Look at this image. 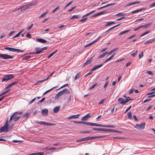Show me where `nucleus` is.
<instances>
[{
  "label": "nucleus",
  "mask_w": 155,
  "mask_h": 155,
  "mask_svg": "<svg viewBox=\"0 0 155 155\" xmlns=\"http://www.w3.org/2000/svg\"><path fill=\"white\" fill-rule=\"evenodd\" d=\"M8 120L5 122L4 126L2 127L0 129V133L3 132H7L8 131Z\"/></svg>",
  "instance_id": "f257e3e1"
},
{
  "label": "nucleus",
  "mask_w": 155,
  "mask_h": 155,
  "mask_svg": "<svg viewBox=\"0 0 155 155\" xmlns=\"http://www.w3.org/2000/svg\"><path fill=\"white\" fill-rule=\"evenodd\" d=\"M14 77V75L12 74L6 75L4 76L3 78H2V82L5 81H7L13 78Z\"/></svg>",
  "instance_id": "f03ea898"
},
{
  "label": "nucleus",
  "mask_w": 155,
  "mask_h": 155,
  "mask_svg": "<svg viewBox=\"0 0 155 155\" xmlns=\"http://www.w3.org/2000/svg\"><path fill=\"white\" fill-rule=\"evenodd\" d=\"M33 5V3H31L28 5H24L21 7L18 8L16 10H18L21 9V12L24 11L25 10L31 8V7Z\"/></svg>",
  "instance_id": "7ed1b4c3"
},
{
  "label": "nucleus",
  "mask_w": 155,
  "mask_h": 155,
  "mask_svg": "<svg viewBox=\"0 0 155 155\" xmlns=\"http://www.w3.org/2000/svg\"><path fill=\"white\" fill-rule=\"evenodd\" d=\"M13 56H10L6 54H0V58L4 60L12 59Z\"/></svg>",
  "instance_id": "20e7f679"
},
{
  "label": "nucleus",
  "mask_w": 155,
  "mask_h": 155,
  "mask_svg": "<svg viewBox=\"0 0 155 155\" xmlns=\"http://www.w3.org/2000/svg\"><path fill=\"white\" fill-rule=\"evenodd\" d=\"M21 113L20 112H15L13 115V120L15 121H16L18 120L20 118L19 115L21 114Z\"/></svg>",
  "instance_id": "39448f33"
},
{
  "label": "nucleus",
  "mask_w": 155,
  "mask_h": 155,
  "mask_svg": "<svg viewBox=\"0 0 155 155\" xmlns=\"http://www.w3.org/2000/svg\"><path fill=\"white\" fill-rule=\"evenodd\" d=\"M145 126V123H143L142 124H137L134 126V127L137 130L143 129Z\"/></svg>",
  "instance_id": "423d86ee"
},
{
  "label": "nucleus",
  "mask_w": 155,
  "mask_h": 155,
  "mask_svg": "<svg viewBox=\"0 0 155 155\" xmlns=\"http://www.w3.org/2000/svg\"><path fill=\"white\" fill-rule=\"evenodd\" d=\"M35 122L37 124H40L46 125L47 126H53L54 125V124L46 123L42 121H36Z\"/></svg>",
  "instance_id": "0eeeda50"
},
{
  "label": "nucleus",
  "mask_w": 155,
  "mask_h": 155,
  "mask_svg": "<svg viewBox=\"0 0 155 155\" xmlns=\"http://www.w3.org/2000/svg\"><path fill=\"white\" fill-rule=\"evenodd\" d=\"M70 92L69 91V90L67 88H65L63 90L59 92V93L61 95H62L63 94H69L70 93Z\"/></svg>",
  "instance_id": "6e6552de"
},
{
  "label": "nucleus",
  "mask_w": 155,
  "mask_h": 155,
  "mask_svg": "<svg viewBox=\"0 0 155 155\" xmlns=\"http://www.w3.org/2000/svg\"><path fill=\"white\" fill-rule=\"evenodd\" d=\"M118 100L119 103L122 105H124L127 103V101H126V99H124L123 98H119Z\"/></svg>",
  "instance_id": "1a4fd4ad"
},
{
  "label": "nucleus",
  "mask_w": 155,
  "mask_h": 155,
  "mask_svg": "<svg viewBox=\"0 0 155 155\" xmlns=\"http://www.w3.org/2000/svg\"><path fill=\"white\" fill-rule=\"evenodd\" d=\"M47 47H45L41 48L39 51H37L35 53H31L32 54H40L41 52L44 50H47Z\"/></svg>",
  "instance_id": "9d476101"
},
{
  "label": "nucleus",
  "mask_w": 155,
  "mask_h": 155,
  "mask_svg": "<svg viewBox=\"0 0 155 155\" xmlns=\"http://www.w3.org/2000/svg\"><path fill=\"white\" fill-rule=\"evenodd\" d=\"M93 130L100 131L108 132V129L102 128H93Z\"/></svg>",
  "instance_id": "9b49d317"
},
{
  "label": "nucleus",
  "mask_w": 155,
  "mask_h": 155,
  "mask_svg": "<svg viewBox=\"0 0 155 155\" xmlns=\"http://www.w3.org/2000/svg\"><path fill=\"white\" fill-rule=\"evenodd\" d=\"M108 12L107 11H104L102 12H98L95 14L92 17H95L96 16H98L100 15H102L106 13H108Z\"/></svg>",
  "instance_id": "f8f14e48"
},
{
  "label": "nucleus",
  "mask_w": 155,
  "mask_h": 155,
  "mask_svg": "<svg viewBox=\"0 0 155 155\" xmlns=\"http://www.w3.org/2000/svg\"><path fill=\"white\" fill-rule=\"evenodd\" d=\"M91 117V116L90 115V114H88L83 117L81 120L83 121L87 120L89 117Z\"/></svg>",
  "instance_id": "ddd939ff"
},
{
  "label": "nucleus",
  "mask_w": 155,
  "mask_h": 155,
  "mask_svg": "<svg viewBox=\"0 0 155 155\" xmlns=\"http://www.w3.org/2000/svg\"><path fill=\"white\" fill-rule=\"evenodd\" d=\"M107 136L106 135H103V136H94V137H88V140H93L94 139H96L97 138H102V137H105Z\"/></svg>",
  "instance_id": "4468645a"
},
{
  "label": "nucleus",
  "mask_w": 155,
  "mask_h": 155,
  "mask_svg": "<svg viewBox=\"0 0 155 155\" xmlns=\"http://www.w3.org/2000/svg\"><path fill=\"white\" fill-rule=\"evenodd\" d=\"M48 111L47 109L44 108L42 110L41 114L44 116H46L48 114Z\"/></svg>",
  "instance_id": "2eb2a0df"
},
{
  "label": "nucleus",
  "mask_w": 155,
  "mask_h": 155,
  "mask_svg": "<svg viewBox=\"0 0 155 155\" xmlns=\"http://www.w3.org/2000/svg\"><path fill=\"white\" fill-rule=\"evenodd\" d=\"M103 65V64H101L99 65H95L93 68L91 69V71H94L96 70L97 69H98L101 67H102Z\"/></svg>",
  "instance_id": "dca6fc26"
},
{
  "label": "nucleus",
  "mask_w": 155,
  "mask_h": 155,
  "mask_svg": "<svg viewBox=\"0 0 155 155\" xmlns=\"http://www.w3.org/2000/svg\"><path fill=\"white\" fill-rule=\"evenodd\" d=\"M155 41V38H153L149 40L146 41L144 42V45H146L148 44L151 43Z\"/></svg>",
  "instance_id": "f3484780"
},
{
  "label": "nucleus",
  "mask_w": 155,
  "mask_h": 155,
  "mask_svg": "<svg viewBox=\"0 0 155 155\" xmlns=\"http://www.w3.org/2000/svg\"><path fill=\"white\" fill-rule=\"evenodd\" d=\"M92 58L93 57L91 58L90 59L88 60L86 62H85L83 64V66L84 67L90 64L91 62V60Z\"/></svg>",
  "instance_id": "a211bd4d"
},
{
  "label": "nucleus",
  "mask_w": 155,
  "mask_h": 155,
  "mask_svg": "<svg viewBox=\"0 0 155 155\" xmlns=\"http://www.w3.org/2000/svg\"><path fill=\"white\" fill-rule=\"evenodd\" d=\"M16 83V82H13L12 83H11L10 84H9L8 86H6L5 88L4 89V90H6L7 89H8L9 88L11 87L12 86H13V85H15Z\"/></svg>",
  "instance_id": "6ab92c4d"
},
{
  "label": "nucleus",
  "mask_w": 155,
  "mask_h": 155,
  "mask_svg": "<svg viewBox=\"0 0 155 155\" xmlns=\"http://www.w3.org/2000/svg\"><path fill=\"white\" fill-rule=\"evenodd\" d=\"M5 50H8L9 51L13 52H15V49L16 48H12L10 47H7L5 48Z\"/></svg>",
  "instance_id": "aec40b11"
},
{
  "label": "nucleus",
  "mask_w": 155,
  "mask_h": 155,
  "mask_svg": "<svg viewBox=\"0 0 155 155\" xmlns=\"http://www.w3.org/2000/svg\"><path fill=\"white\" fill-rule=\"evenodd\" d=\"M37 41L38 42H40L41 43H46L47 41L45 39L42 38H36Z\"/></svg>",
  "instance_id": "412c9836"
},
{
  "label": "nucleus",
  "mask_w": 155,
  "mask_h": 155,
  "mask_svg": "<svg viewBox=\"0 0 155 155\" xmlns=\"http://www.w3.org/2000/svg\"><path fill=\"white\" fill-rule=\"evenodd\" d=\"M80 114H76V115H74L71 116H69V117H68V119H76L78 118Z\"/></svg>",
  "instance_id": "4be33fe9"
},
{
  "label": "nucleus",
  "mask_w": 155,
  "mask_h": 155,
  "mask_svg": "<svg viewBox=\"0 0 155 155\" xmlns=\"http://www.w3.org/2000/svg\"><path fill=\"white\" fill-rule=\"evenodd\" d=\"M88 140V137H85L82 138H81V139L78 140H77L76 142H80L82 141H86V140Z\"/></svg>",
  "instance_id": "5701e85b"
},
{
  "label": "nucleus",
  "mask_w": 155,
  "mask_h": 155,
  "mask_svg": "<svg viewBox=\"0 0 155 155\" xmlns=\"http://www.w3.org/2000/svg\"><path fill=\"white\" fill-rule=\"evenodd\" d=\"M60 108V106H57L55 107L54 108L53 111L54 113H56L59 110Z\"/></svg>",
  "instance_id": "b1692460"
},
{
  "label": "nucleus",
  "mask_w": 155,
  "mask_h": 155,
  "mask_svg": "<svg viewBox=\"0 0 155 155\" xmlns=\"http://www.w3.org/2000/svg\"><path fill=\"white\" fill-rule=\"evenodd\" d=\"M116 4V3H112V4H108L102 7H101V8L103 9V8H107V7H108L109 6L114 5H115Z\"/></svg>",
  "instance_id": "393cba45"
},
{
  "label": "nucleus",
  "mask_w": 155,
  "mask_h": 155,
  "mask_svg": "<svg viewBox=\"0 0 155 155\" xmlns=\"http://www.w3.org/2000/svg\"><path fill=\"white\" fill-rule=\"evenodd\" d=\"M152 24V23L151 22L146 24L144 25H141V26H142V28H146L149 27Z\"/></svg>",
  "instance_id": "a878e982"
},
{
  "label": "nucleus",
  "mask_w": 155,
  "mask_h": 155,
  "mask_svg": "<svg viewBox=\"0 0 155 155\" xmlns=\"http://www.w3.org/2000/svg\"><path fill=\"white\" fill-rule=\"evenodd\" d=\"M140 3V2H131L130 3L128 4L127 6H130L133 5H134L137 4H139Z\"/></svg>",
  "instance_id": "bb28decb"
},
{
  "label": "nucleus",
  "mask_w": 155,
  "mask_h": 155,
  "mask_svg": "<svg viewBox=\"0 0 155 155\" xmlns=\"http://www.w3.org/2000/svg\"><path fill=\"white\" fill-rule=\"evenodd\" d=\"M144 9V8H141L140 9H137L136 10L132 11L131 12V13L132 14L136 13L141 12Z\"/></svg>",
  "instance_id": "cd10ccee"
},
{
  "label": "nucleus",
  "mask_w": 155,
  "mask_h": 155,
  "mask_svg": "<svg viewBox=\"0 0 155 155\" xmlns=\"http://www.w3.org/2000/svg\"><path fill=\"white\" fill-rule=\"evenodd\" d=\"M130 31V29H128V30H127L122 31L120 32L119 33V35H122L124 34H125L126 33H127V32H129Z\"/></svg>",
  "instance_id": "c85d7f7f"
},
{
  "label": "nucleus",
  "mask_w": 155,
  "mask_h": 155,
  "mask_svg": "<svg viewBox=\"0 0 155 155\" xmlns=\"http://www.w3.org/2000/svg\"><path fill=\"white\" fill-rule=\"evenodd\" d=\"M108 131H110L114 133H120V132L118 131L117 130H113V129H108Z\"/></svg>",
  "instance_id": "c756f323"
},
{
  "label": "nucleus",
  "mask_w": 155,
  "mask_h": 155,
  "mask_svg": "<svg viewBox=\"0 0 155 155\" xmlns=\"http://www.w3.org/2000/svg\"><path fill=\"white\" fill-rule=\"evenodd\" d=\"M49 78V77H48L47 78H46L45 79H43V80H39V81H37L36 83V84H35L36 85H37L38 84H39L40 83L43 82L44 81L48 79Z\"/></svg>",
  "instance_id": "7c9ffc66"
},
{
  "label": "nucleus",
  "mask_w": 155,
  "mask_h": 155,
  "mask_svg": "<svg viewBox=\"0 0 155 155\" xmlns=\"http://www.w3.org/2000/svg\"><path fill=\"white\" fill-rule=\"evenodd\" d=\"M107 53H108L107 52H106L103 53L102 54L98 56V58H100L104 57L107 54Z\"/></svg>",
  "instance_id": "2f4dec72"
},
{
  "label": "nucleus",
  "mask_w": 155,
  "mask_h": 155,
  "mask_svg": "<svg viewBox=\"0 0 155 155\" xmlns=\"http://www.w3.org/2000/svg\"><path fill=\"white\" fill-rule=\"evenodd\" d=\"M57 50H55L54 51H53L51 54H50L48 56V58H49L52 56H53L54 54H55L57 51Z\"/></svg>",
  "instance_id": "473e14b6"
},
{
  "label": "nucleus",
  "mask_w": 155,
  "mask_h": 155,
  "mask_svg": "<svg viewBox=\"0 0 155 155\" xmlns=\"http://www.w3.org/2000/svg\"><path fill=\"white\" fill-rule=\"evenodd\" d=\"M80 75H81V73L80 72H79L75 76L74 80H76L78 78H80Z\"/></svg>",
  "instance_id": "72a5a7b5"
},
{
  "label": "nucleus",
  "mask_w": 155,
  "mask_h": 155,
  "mask_svg": "<svg viewBox=\"0 0 155 155\" xmlns=\"http://www.w3.org/2000/svg\"><path fill=\"white\" fill-rule=\"evenodd\" d=\"M93 126H96L97 127H104V125H102L101 124H96V123H93Z\"/></svg>",
  "instance_id": "f704fd0d"
},
{
  "label": "nucleus",
  "mask_w": 155,
  "mask_h": 155,
  "mask_svg": "<svg viewBox=\"0 0 155 155\" xmlns=\"http://www.w3.org/2000/svg\"><path fill=\"white\" fill-rule=\"evenodd\" d=\"M31 56L28 55L25 56L22 58V60H26L29 59V58H31Z\"/></svg>",
  "instance_id": "c9c22d12"
},
{
  "label": "nucleus",
  "mask_w": 155,
  "mask_h": 155,
  "mask_svg": "<svg viewBox=\"0 0 155 155\" xmlns=\"http://www.w3.org/2000/svg\"><path fill=\"white\" fill-rule=\"evenodd\" d=\"M114 24H115V22L114 21H108L107 22V24L106 25V26H108Z\"/></svg>",
  "instance_id": "e433bc0d"
},
{
  "label": "nucleus",
  "mask_w": 155,
  "mask_h": 155,
  "mask_svg": "<svg viewBox=\"0 0 155 155\" xmlns=\"http://www.w3.org/2000/svg\"><path fill=\"white\" fill-rule=\"evenodd\" d=\"M120 25V24H118V25H117L112 28H110L107 31L105 32H107L108 31H110V30H111L114 28H115L118 26Z\"/></svg>",
  "instance_id": "4c0bfd02"
},
{
  "label": "nucleus",
  "mask_w": 155,
  "mask_h": 155,
  "mask_svg": "<svg viewBox=\"0 0 155 155\" xmlns=\"http://www.w3.org/2000/svg\"><path fill=\"white\" fill-rule=\"evenodd\" d=\"M80 132V133L89 134V133H92V132L90 130H87V131H81Z\"/></svg>",
  "instance_id": "58836bf2"
},
{
  "label": "nucleus",
  "mask_w": 155,
  "mask_h": 155,
  "mask_svg": "<svg viewBox=\"0 0 155 155\" xmlns=\"http://www.w3.org/2000/svg\"><path fill=\"white\" fill-rule=\"evenodd\" d=\"M117 49H118V48H116L114 49L113 50H111L108 53L110 55V54H111L113 52H114Z\"/></svg>",
  "instance_id": "ea45409f"
},
{
  "label": "nucleus",
  "mask_w": 155,
  "mask_h": 155,
  "mask_svg": "<svg viewBox=\"0 0 155 155\" xmlns=\"http://www.w3.org/2000/svg\"><path fill=\"white\" fill-rule=\"evenodd\" d=\"M138 51L136 50V51L134 53L131 54L130 55L131 56L134 57L137 54Z\"/></svg>",
  "instance_id": "a19ab883"
},
{
  "label": "nucleus",
  "mask_w": 155,
  "mask_h": 155,
  "mask_svg": "<svg viewBox=\"0 0 155 155\" xmlns=\"http://www.w3.org/2000/svg\"><path fill=\"white\" fill-rule=\"evenodd\" d=\"M48 11H46V12H45L44 13H43L41 15H40L39 16V18H42V17H44V16L45 15L47 14L48 13Z\"/></svg>",
  "instance_id": "79ce46f5"
},
{
  "label": "nucleus",
  "mask_w": 155,
  "mask_h": 155,
  "mask_svg": "<svg viewBox=\"0 0 155 155\" xmlns=\"http://www.w3.org/2000/svg\"><path fill=\"white\" fill-rule=\"evenodd\" d=\"M85 122L82 121H74V123L84 124Z\"/></svg>",
  "instance_id": "37998d69"
},
{
  "label": "nucleus",
  "mask_w": 155,
  "mask_h": 155,
  "mask_svg": "<svg viewBox=\"0 0 155 155\" xmlns=\"http://www.w3.org/2000/svg\"><path fill=\"white\" fill-rule=\"evenodd\" d=\"M84 124L87 126H93V123L85 122Z\"/></svg>",
  "instance_id": "c03bdc74"
},
{
  "label": "nucleus",
  "mask_w": 155,
  "mask_h": 155,
  "mask_svg": "<svg viewBox=\"0 0 155 155\" xmlns=\"http://www.w3.org/2000/svg\"><path fill=\"white\" fill-rule=\"evenodd\" d=\"M150 32V31H147L144 33H143L140 35V37H142L148 33H149Z\"/></svg>",
  "instance_id": "a18cd8bd"
},
{
  "label": "nucleus",
  "mask_w": 155,
  "mask_h": 155,
  "mask_svg": "<svg viewBox=\"0 0 155 155\" xmlns=\"http://www.w3.org/2000/svg\"><path fill=\"white\" fill-rule=\"evenodd\" d=\"M97 83L94 84L92 86L89 88V90H91L93 89L97 85Z\"/></svg>",
  "instance_id": "49530a36"
},
{
  "label": "nucleus",
  "mask_w": 155,
  "mask_h": 155,
  "mask_svg": "<svg viewBox=\"0 0 155 155\" xmlns=\"http://www.w3.org/2000/svg\"><path fill=\"white\" fill-rule=\"evenodd\" d=\"M46 149L48 150H54L56 149V148L55 147H50L49 148L48 147H46Z\"/></svg>",
  "instance_id": "de8ad7c7"
},
{
  "label": "nucleus",
  "mask_w": 155,
  "mask_h": 155,
  "mask_svg": "<svg viewBox=\"0 0 155 155\" xmlns=\"http://www.w3.org/2000/svg\"><path fill=\"white\" fill-rule=\"evenodd\" d=\"M55 87H52V88H51V89L49 90H48L47 91H46L43 94V95H45L46 94H47L48 92H49L50 91H51V90H52L53 88H55Z\"/></svg>",
  "instance_id": "09e8293b"
},
{
  "label": "nucleus",
  "mask_w": 155,
  "mask_h": 155,
  "mask_svg": "<svg viewBox=\"0 0 155 155\" xmlns=\"http://www.w3.org/2000/svg\"><path fill=\"white\" fill-rule=\"evenodd\" d=\"M143 56V53L142 51L139 54V58L140 59L142 58Z\"/></svg>",
  "instance_id": "8fccbe9b"
},
{
  "label": "nucleus",
  "mask_w": 155,
  "mask_h": 155,
  "mask_svg": "<svg viewBox=\"0 0 155 155\" xmlns=\"http://www.w3.org/2000/svg\"><path fill=\"white\" fill-rule=\"evenodd\" d=\"M60 7L59 5L57 6L52 11V12L53 13L56 10L58 9Z\"/></svg>",
  "instance_id": "3c124183"
},
{
  "label": "nucleus",
  "mask_w": 155,
  "mask_h": 155,
  "mask_svg": "<svg viewBox=\"0 0 155 155\" xmlns=\"http://www.w3.org/2000/svg\"><path fill=\"white\" fill-rule=\"evenodd\" d=\"M79 17V15H74L71 18V19L73 18H77Z\"/></svg>",
  "instance_id": "603ef678"
},
{
  "label": "nucleus",
  "mask_w": 155,
  "mask_h": 155,
  "mask_svg": "<svg viewBox=\"0 0 155 155\" xmlns=\"http://www.w3.org/2000/svg\"><path fill=\"white\" fill-rule=\"evenodd\" d=\"M128 117L129 119L132 118V114L130 112H129L128 113Z\"/></svg>",
  "instance_id": "864d4df0"
},
{
  "label": "nucleus",
  "mask_w": 155,
  "mask_h": 155,
  "mask_svg": "<svg viewBox=\"0 0 155 155\" xmlns=\"http://www.w3.org/2000/svg\"><path fill=\"white\" fill-rule=\"evenodd\" d=\"M125 15V13L123 14L122 13H121V12L119 13L118 14L116 15V16H120Z\"/></svg>",
  "instance_id": "5fc2aeb1"
},
{
  "label": "nucleus",
  "mask_w": 155,
  "mask_h": 155,
  "mask_svg": "<svg viewBox=\"0 0 155 155\" xmlns=\"http://www.w3.org/2000/svg\"><path fill=\"white\" fill-rule=\"evenodd\" d=\"M104 127H105L114 128L115 126H114L110 125H104Z\"/></svg>",
  "instance_id": "6e6d98bb"
},
{
  "label": "nucleus",
  "mask_w": 155,
  "mask_h": 155,
  "mask_svg": "<svg viewBox=\"0 0 155 155\" xmlns=\"http://www.w3.org/2000/svg\"><path fill=\"white\" fill-rule=\"evenodd\" d=\"M61 95L60 94L59 92L55 96V98L56 99L60 97L61 96Z\"/></svg>",
  "instance_id": "4d7b16f0"
},
{
  "label": "nucleus",
  "mask_w": 155,
  "mask_h": 155,
  "mask_svg": "<svg viewBox=\"0 0 155 155\" xmlns=\"http://www.w3.org/2000/svg\"><path fill=\"white\" fill-rule=\"evenodd\" d=\"M88 19V18L87 17H85L84 18L81 19L80 21L81 22H84L86 20H87Z\"/></svg>",
  "instance_id": "13d9d810"
},
{
  "label": "nucleus",
  "mask_w": 155,
  "mask_h": 155,
  "mask_svg": "<svg viewBox=\"0 0 155 155\" xmlns=\"http://www.w3.org/2000/svg\"><path fill=\"white\" fill-rule=\"evenodd\" d=\"M15 52H24V50H20L19 49L16 48Z\"/></svg>",
  "instance_id": "bf43d9fd"
},
{
  "label": "nucleus",
  "mask_w": 155,
  "mask_h": 155,
  "mask_svg": "<svg viewBox=\"0 0 155 155\" xmlns=\"http://www.w3.org/2000/svg\"><path fill=\"white\" fill-rule=\"evenodd\" d=\"M147 73L148 74L152 76L153 75V72L151 71H148L147 72Z\"/></svg>",
  "instance_id": "052dcab7"
},
{
  "label": "nucleus",
  "mask_w": 155,
  "mask_h": 155,
  "mask_svg": "<svg viewBox=\"0 0 155 155\" xmlns=\"http://www.w3.org/2000/svg\"><path fill=\"white\" fill-rule=\"evenodd\" d=\"M141 28H142V26H141V25H140V26L137 27V28H135V29H134V30L135 31H136Z\"/></svg>",
  "instance_id": "680f3d73"
},
{
  "label": "nucleus",
  "mask_w": 155,
  "mask_h": 155,
  "mask_svg": "<svg viewBox=\"0 0 155 155\" xmlns=\"http://www.w3.org/2000/svg\"><path fill=\"white\" fill-rule=\"evenodd\" d=\"M111 59L110 58V57H109V58L107 59L104 62V63H105L106 62H107L108 61H109Z\"/></svg>",
  "instance_id": "e2e57ef3"
},
{
  "label": "nucleus",
  "mask_w": 155,
  "mask_h": 155,
  "mask_svg": "<svg viewBox=\"0 0 155 155\" xmlns=\"http://www.w3.org/2000/svg\"><path fill=\"white\" fill-rule=\"evenodd\" d=\"M126 100V101H127V102H128L129 101L132 100L133 99L130 98L129 97H127Z\"/></svg>",
  "instance_id": "0e129e2a"
},
{
  "label": "nucleus",
  "mask_w": 155,
  "mask_h": 155,
  "mask_svg": "<svg viewBox=\"0 0 155 155\" xmlns=\"http://www.w3.org/2000/svg\"><path fill=\"white\" fill-rule=\"evenodd\" d=\"M104 101V99H102L99 103L98 104H102Z\"/></svg>",
  "instance_id": "69168bd1"
},
{
  "label": "nucleus",
  "mask_w": 155,
  "mask_h": 155,
  "mask_svg": "<svg viewBox=\"0 0 155 155\" xmlns=\"http://www.w3.org/2000/svg\"><path fill=\"white\" fill-rule=\"evenodd\" d=\"M44 154L43 152L36 153V155H43Z\"/></svg>",
  "instance_id": "338daca9"
},
{
  "label": "nucleus",
  "mask_w": 155,
  "mask_h": 155,
  "mask_svg": "<svg viewBox=\"0 0 155 155\" xmlns=\"http://www.w3.org/2000/svg\"><path fill=\"white\" fill-rule=\"evenodd\" d=\"M155 6V2L150 5V8H152Z\"/></svg>",
  "instance_id": "774afa93"
}]
</instances>
